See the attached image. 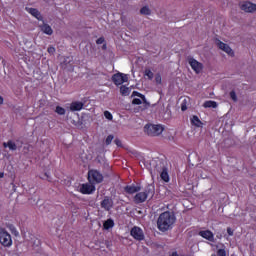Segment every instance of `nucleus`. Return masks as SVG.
I'll return each instance as SVG.
<instances>
[{"label": "nucleus", "instance_id": "79ce46f5", "mask_svg": "<svg viewBox=\"0 0 256 256\" xmlns=\"http://www.w3.org/2000/svg\"><path fill=\"white\" fill-rule=\"evenodd\" d=\"M3 177H5V173L0 172V179H3Z\"/></svg>", "mask_w": 256, "mask_h": 256}, {"label": "nucleus", "instance_id": "f257e3e1", "mask_svg": "<svg viewBox=\"0 0 256 256\" xmlns=\"http://www.w3.org/2000/svg\"><path fill=\"white\" fill-rule=\"evenodd\" d=\"M175 221H177L175 214L171 211H165L161 213L157 219V228L159 231H162V233H165V231L173 229Z\"/></svg>", "mask_w": 256, "mask_h": 256}, {"label": "nucleus", "instance_id": "a878e982", "mask_svg": "<svg viewBox=\"0 0 256 256\" xmlns=\"http://www.w3.org/2000/svg\"><path fill=\"white\" fill-rule=\"evenodd\" d=\"M144 75L145 77H148V79L151 81L154 77L153 71H151L150 69H146L144 71Z\"/></svg>", "mask_w": 256, "mask_h": 256}, {"label": "nucleus", "instance_id": "a211bd4d", "mask_svg": "<svg viewBox=\"0 0 256 256\" xmlns=\"http://www.w3.org/2000/svg\"><path fill=\"white\" fill-rule=\"evenodd\" d=\"M115 227V221L113 219L109 218L103 223V229L106 231H109V229H113Z\"/></svg>", "mask_w": 256, "mask_h": 256}, {"label": "nucleus", "instance_id": "412c9836", "mask_svg": "<svg viewBox=\"0 0 256 256\" xmlns=\"http://www.w3.org/2000/svg\"><path fill=\"white\" fill-rule=\"evenodd\" d=\"M41 31H43V33H45L46 35H53V28H51L49 24H44L41 27Z\"/></svg>", "mask_w": 256, "mask_h": 256}, {"label": "nucleus", "instance_id": "6e6552de", "mask_svg": "<svg viewBox=\"0 0 256 256\" xmlns=\"http://www.w3.org/2000/svg\"><path fill=\"white\" fill-rule=\"evenodd\" d=\"M79 191L82 193V195H93L95 193V184L90 182L81 184Z\"/></svg>", "mask_w": 256, "mask_h": 256}, {"label": "nucleus", "instance_id": "6ab92c4d", "mask_svg": "<svg viewBox=\"0 0 256 256\" xmlns=\"http://www.w3.org/2000/svg\"><path fill=\"white\" fill-rule=\"evenodd\" d=\"M203 107L205 109H217V102H215L213 100L205 101L203 104Z\"/></svg>", "mask_w": 256, "mask_h": 256}, {"label": "nucleus", "instance_id": "393cba45", "mask_svg": "<svg viewBox=\"0 0 256 256\" xmlns=\"http://www.w3.org/2000/svg\"><path fill=\"white\" fill-rule=\"evenodd\" d=\"M120 93H121V95H124V96L129 95V87L122 85L120 87Z\"/></svg>", "mask_w": 256, "mask_h": 256}, {"label": "nucleus", "instance_id": "ddd939ff", "mask_svg": "<svg viewBox=\"0 0 256 256\" xmlns=\"http://www.w3.org/2000/svg\"><path fill=\"white\" fill-rule=\"evenodd\" d=\"M124 191L125 193H127L128 195H134V193H139V191H141V185H127L124 187Z\"/></svg>", "mask_w": 256, "mask_h": 256}, {"label": "nucleus", "instance_id": "b1692460", "mask_svg": "<svg viewBox=\"0 0 256 256\" xmlns=\"http://www.w3.org/2000/svg\"><path fill=\"white\" fill-rule=\"evenodd\" d=\"M140 13L141 15H151V10L149 9V7L144 6L140 9Z\"/></svg>", "mask_w": 256, "mask_h": 256}, {"label": "nucleus", "instance_id": "9d476101", "mask_svg": "<svg viewBox=\"0 0 256 256\" xmlns=\"http://www.w3.org/2000/svg\"><path fill=\"white\" fill-rule=\"evenodd\" d=\"M240 9H241V11H244L245 13H255L256 4L246 1L240 5Z\"/></svg>", "mask_w": 256, "mask_h": 256}, {"label": "nucleus", "instance_id": "2f4dec72", "mask_svg": "<svg viewBox=\"0 0 256 256\" xmlns=\"http://www.w3.org/2000/svg\"><path fill=\"white\" fill-rule=\"evenodd\" d=\"M143 102L139 98H134L132 100V105H141Z\"/></svg>", "mask_w": 256, "mask_h": 256}, {"label": "nucleus", "instance_id": "f3484780", "mask_svg": "<svg viewBox=\"0 0 256 256\" xmlns=\"http://www.w3.org/2000/svg\"><path fill=\"white\" fill-rule=\"evenodd\" d=\"M3 147L5 149H7V147H8V149L10 151H17V144H15V142H13V140H9L8 142H4Z\"/></svg>", "mask_w": 256, "mask_h": 256}, {"label": "nucleus", "instance_id": "f704fd0d", "mask_svg": "<svg viewBox=\"0 0 256 256\" xmlns=\"http://www.w3.org/2000/svg\"><path fill=\"white\" fill-rule=\"evenodd\" d=\"M47 51H48V53H49L50 55H53V53H55V47L49 46L48 49H47Z\"/></svg>", "mask_w": 256, "mask_h": 256}, {"label": "nucleus", "instance_id": "e433bc0d", "mask_svg": "<svg viewBox=\"0 0 256 256\" xmlns=\"http://www.w3.org/2000/svg\"><path fill=\"white\" fill-rule=\"evenodd\" d=\"M133 95H136L137 97H140L141 99H145V95L139 93V92H133Z\"/></svg>", "mask_w": 256, "mask_h": 256}, {"label": "nucleus", "instance_id": "5701e85b", "mask_svg": "<svg viewBox=\"0 0 256 256\" xmlns=\"http://www.w3.org/2000/svg\"><path fill=\"white\" fill-rule=\"evenodd\" d=\"M7 228L9 229V231H11V233H12V235H14V237H18L19 236V231H17V228L15 227V225L9 224L7 226Z\"/></svg>", "mask_w": 256, "mask_h": 256}, {"label": "nucleus", "instance_id": "4468645a", "mask_svg": "<svg viewBox=\"0 0 256 256\" xmlns=\"http://www.w3.org/2000/svg\"><path fill=\"white\" fill-rule=\"evenodd\" d=\"M25 9L27 13H30V15H32V17H35V19H37L38 21H43V16L41 15V12H39L38 9L29 7H26Z\"/></svg>", "mask_w": 256, "mask_h": 256}, {"label": "nucleus", "instance_id": "39448f33", "mask_svg": "<svg viewBox=\"0 0 256 256\" xmlns=\"http://www.w3.org/2000/svg\"><path fill=\"white\" fill-rule=\"evenodd\" d=\"M0 245L2 247H11L13 245V238L11 234L5 230V228L0 227Z\"/></svg>", "mask_w": 256, "mask_h": 256}, {"label": "nucleus", "instance_id": "4c0bfd02", "mask_svg": "<svg viewBox=\"0 0 256 256\" xmlns=\"http://www.w3.org/2000/svg\"><path fill=\"white\" fill-rule=\"evenodd\" d=\"M181 111H187V104L185 102L181 104Z\"/></svg>", "mask_w": 256, "mask_h": 256}, {"label": "nucleus", "instance_id": "2eb2a0df", "mask_svg": "<svg viewBox=\"0 0 256 256\" xmlns=\"http://www.w3.org/2000/svg\"><path fill=\"white\" fill-rule=\"evenodd\" d=\"M198 235L203 239H207V241H213V239H215V236L211 230H202L198 233Z\"/></svg>", "mask_w": 256, "mask_h": 256}, {"label": "nucleus", "instance_id": "473e14b6", "mask_svg": "<svg viewBox=\"0 0 256 256\" xmlns=\"http://www.w3.org/2000/svg\"><path fill=\"white\" fill-rule=\"evenodd\" d=\"M230 98L232 99V101H237V93H235V91H231L230 92Z\"/></svg>", "mask_w": 256, "mask_h": 256}, {"label": "nucleus", "instance_id": "1a4fd4ad", "mask_svg": "<svg viewBox=\"0 0 256 256\" xmlns=\"http://www.w3.org/2000/svg\"><path fill=\"white\" fill-rule=\"evenodd\" d=\"M188 63L190 65L191 69H193V71H195L197 74H199V73H201V71H203V63L197 61L195 58L189 57Z\"/></svg>", "mask_w": 256, "mask_h": 256}, {"label": "nucleus", "instance_id": "423d86ee", "mask_svg": "<svg viewBox=\"0 0 256 256\" xmlns=\"http://www.w3.org/2000/svg\"><path fill=\"white\" fill-rule=\"evenodd\" d=\"M127 81H129V76L127 74L118 72L112 76V82L114 85H116V87L123 85V83H127Z\"/></svg>", "mask_w": 256, "mask_h": 256}, {"label": "nucleus", "instance_id": "f8f14e48", "mask_svg": "<svg viewBox=\"0 0 256 256\" xmlns=\"http://www.w3.org/2000/svg\"><path fill=\"white\" fill-rule=\"evenodd\" d=\"M217 45L219 49L224 51V53H227V55H230V57H233V55H235V52H233V49H231L228 44L221 42V40H218Z\"/></svg>", "mask_w": 256, "mask_h": 256}, {"label": "nucleus", "instance_id": "58836bf2", "mask_svg": "<svg viewBox=\"0 0 256 256\" xmlns=\"http://www.w3.org/2000/svg\"><path fill=\"white\" fill-rule=\"evenodd\" d=\"M227 233H228V235L230 236V237H233V229H231V228H227Z\"/></svg>", "mask_w": 256, "mask_h": 256}, {"label": "nucleus", "instance_id": "c9c22d12", "mask_svg": "<svg viewBox=\"0 0 256 256\" xmlns=\"http://www.w3.org/2000/svg\"><path fill=\"white\" fill-rule=\"evenodd\" d=\"M114 143H115V145H117V147H122V142H121V140L119 138H116L114 140Z\"/></svg>", "mask_w": 256, "mask_h": 256}, {"label": "nucleus", "instance_id": "72a5a7b5", "mask_svg": "<svg viewBox=\"0 0 256 256\" xmlns=\"http://www.w3.org/2000/svg\"><path fill=\"white\" fill-rule=\"evenodd\" d=\"M97 45H103L105 43V38L100 37L96 40Z\"/></svg>", "mask_w": 256, "mask_h": 256}, {"label": "nucleus", "instance_id": "aec40b11", "mask_svg": "<svg viewBox=\"0 0 256 256\" xmlns=\"http://www.w3.org/2000/svg\"><path fill=\"white\" fill-rule=\"evenodd\" d=\"M160 177L162 181H164L165 183H169L170 178H169V172L167 171V168L162 169Z\"/></svg>", "mask_w": 256, "mask_h": 256}, {"label": "nucleus", "instance_id": "7ed1b4c3", "mask_svg": "<svg viewBox=\"0 0 256 256\" xmlns=\"http://www.w3.org/2000/svg\"><path fill=\"white\" fill-rule=\"evenodd\" d=\"M150 195H155V190L146 189L144 192H138L134 197L133 201L136 205L145 203Z\"/></svg>", "mask_w": 256, "mask_h": 256}, {"label": "nucleus", "instance_id": "c756f323", "mask_svg": "<svg viewBox=\"0 0 256 256\" xmlns=\"http://www.w3.org/2000/svg\"><path fill=\"white\" fill-rule=\"evenodd\" d=\"M217 256H227V251L225 249H218Z\"/></svg>", "mask_w": 256, "mask_h": 256}, {"label": "nucleus", "instance_id": "f03ea898", "mask_svg": "<svg viewBox=\"0 0 256 256\" xmlns=\"http://www.w3.org/2000/svg\"><path fill=\"white\" fill-rule=\"evenodd\" d=\"M144 131L150 137H159L165 131V128L161 124H146Z\"/></svg>", "mask_w": 256, "mask_h": 256}, {"label": "nucleus", "instance_id": "9b49d317", "mask_svg": "<svg viewBox=\"0 0 256 256\" xmlns=\"http://www.w3.org/2000/svg\"><path fill=\"white\" fill-rule=\"evenodd\" d=\"M101 208L105 211H111L113 209V199L108 196H105L104 199L100 203Z\"/></svg>", "mask_w": 256, "mask_h": 256}, {"label": "nucleus", "instance_id": "c03bdc74", "mask_svg": "<svg viewBox=\"0 0 256 256\" xmlns=\"http://www.w3.org/2000/svg\"><path fill=\"white\" fill-rule=\"evenodd\" d=\"M250 189L253 190V185H250Z\"/></svg>", "mask_w": 256, "mask_h": 256}, {"label": "nucleus", "instance_id": "7c9ffc66", "mask_svg": "<svg viewBox=\"0 0 256 256\" xmlns=\"http://www.w3.org/2000/svg\"><path fill=\"white\" fill-rule=\"evenodd\" d=\"M155 82L157 83V85H161L162 83L161 74H156Z\"/></svg>", "mask_w": 256, "mask_h": 256}, {"label": "nucleus", "instance_id": "37998d69", "mask_svg": "<svg viewBox=\"0 0 256 256\" xmlns=\"http://www.w3.org/2000/svg\"><path fill=\"white\" fill-rule=\"evenodd\" d=\"M0 105H3V96H0Z\"/></svg>", "mask_w": 256, "mask_h": 256}, {"label": "nucleus", "instance_id": "c85d7f7f", "mask_svg": "<svg viewBox=\"0 0 256 256\" xmlns=\"http://www.w3.org/2000/svg\"><path fill=\"white\" fill-rule=\"evenodd\" d=\"M114 136L113 135H108L106 138V145H111V143L113 142Z\"/></svg>", "mask_w": 256, "mask_h": 256}, {"label": "nucleus", "instance_id": "ea45409f", "mask_svg": "<svg viewBox=\"0 0 256 256\" xmlns=\"http://www.w3.org/2000/svg\"><path fill=\"white\" fill-rule=\"evenodd\" d=\"M170 256H179V254L177 253V251H174V252L171 253Z\"/></svg>", "mask_w": 256, "mask_h": 256}, {"label": "nucleus", "instance_id": "bb28decb", "mask_svg": "<svg viewBox=\"0 0 256 256\" xmlns=\"http://www.w3.org/2000/svg\"><path fill=\"white\" fill-rule=\"evenodd\" d=\"M55 111L58 115H65V108L61 106H57Z\"/></svg>", "mask_w": 256, "mask_h": 256}, {"label": "nucleus", "instance_id": "20e7f679", "mask_svg": "<svg viewBox=\"0 0 256 256\" xmlns=\"http://www.w3.org/2000/svg\"><path fill=\"white\" fill-rule=\"evenodd\" d=\"M88 181L92 183V185L103 183V174L98 170L91 169L88 171Z\"/></svg>", "mask_w": 256, "mask_h": 256}, {"label": "nucleus", "instance_id": "4be33fe9", "mask_svg": "<svg viewBox=\"0 0 256 256\" xmlns=\"http://www.w3.org/2000/svg\"><path fill=\"white\" fill-rule=\"evenodd\" d=\"M191 123L192 125H194V127H201V125H203V122H201V120L199 119L198 116L194 115L191 118Z\"/></svg>", "mask_w": 256, "mask_h": 256}, {"label": "nucleus", "instance_id": "dca6fc26", "mask_svg": "<svg viewBox=\"0 0 256 256\" xmlns=\"http://www.w3.org/2000/svg\"><path fill=\"white\" fill-rule=\"evenodd\" d=\"M84 106L83 102L74 101L70 104V111H81Z\"/></svg>", "mask_w": 256, "mask_h": 256}, {"label": "nucleus", "instance_id": "a19ab883", "mask_svg": "<svg viewBox=\"0 0 256 256\" xmlns=\"http://www.w3.org/2000/svg\"><path fill=\"white\" fill-rule=\"evenodd\" d=\"M45 177L47 178L48 181H51V177H49V174L45 173Z\"/></svg>", "mask_w": 256, "mask_h": 256}, {"label": "nucleus", "instance_id": "0eeeda50", "mask_svg": "<svg viewBox=\"0 0 256 256\" xmlns=\"http://www.w3.org/2000/svg\"><path fill=\"white\" fill-rule=\"evenodd\" d=\"M130 235L136 241H144L145 240V234L143 233V229H141L139 226H134L130 230Z\"/></svg>", "mask_w": 256, "mask_h": 256}, {"label": "nucleus", "instance_id": "cd10ccee", "mask_svg": "<svg viewBox=\"0 0 256 256\" xmlns=\"http://www.w3.org/2000/svg\"><path fill=\"white\" fill-rule=\"evenodd\" d=\"M104 117L106 118V119H108V121H113V114H111V112H109V111H104Z\"/></svg>", "mask_w": 256, "mask_h": 256}]
</instances>
